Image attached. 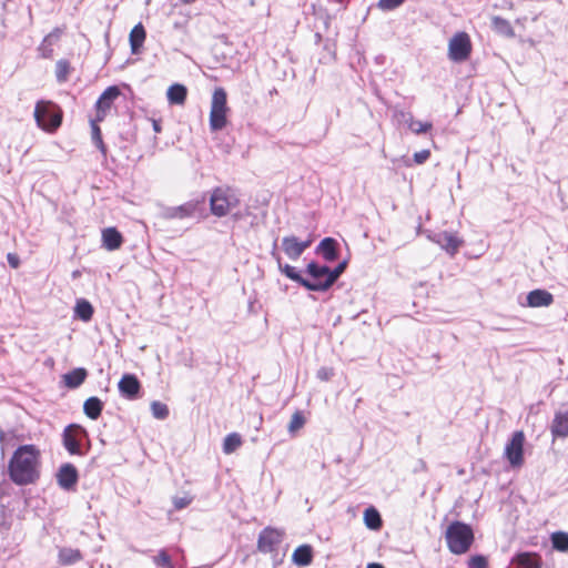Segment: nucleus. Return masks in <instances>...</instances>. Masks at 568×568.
Masks as SVG:
<instances>
[{
  "label": "nucleus",
  "mask_w": 568,
  "mask_h": 568,
  "mask_svg": "<svg viewBox=\"0 0 568 568\" xmlns=\"http://www.w3.org/2000/svg\"><path fill=\"white\" fill-rule=\"evenodd\" d=\"M40 449L33 444L19 446L8 464V475L18 486L34 484L40 478Z\"/></svg>",
  "instance_id": "1"
},
{
  "label": "nucleus",
  "mask_w": 568,
  "mask_h": 568,
  "mask_svg": "<svg viewBox=\"0 0 568 568\" xmlns=\"http://www.w3.org/2000/svg\"><path fill=\"white\" fill-rule=\"evenodd\" d=\"M445 538L449 551L454 555L466 554L475 540L471 526L459 520L448 525Z\"/></svg>",
  "instance_id": "2"
},
{
  "label": "nucleus",
  "mask_w": 568,
  "mask_h": 568,
  "mask_svg": "<svg viewBox=\"0 0 568 568\" xmlns=\"http://www.w3.org/2000/svg\"><path fill=\"white\" fill-rule=\"evenodd\" d=\"M33 116L40 129L53 133L62 123L63 112L52 101L40 100L36 104Z\"/></svg>",
  "instance_id": "3"
},
{
  "label": "nucleus",
  "mask_w": 568,
  "mask_h": 568,
  "mask_svg": "<svg viewBox=\"0 0 568 568\" xmlns=\"http://www.w3.org/2000/svg\"><path fill=\"white\" fill-rule=\"evenodd\" d=\"M62 444L70 455L85 456L90 449L88 432L78 424H70L63 429Z\"/></svg>",
  "instance_id": "4"
},
{
  "label": "nucleus",
  "mask_w": 568,
  "mask_h": 568,
  "mask_svg": "<svg viewBox=\"0 0 568 568\" xmlns=\"http://www.w3.org/2000/svg\"><path fill=\"white\" fill-rule=\"evenodd\" d=\"M240 204V194L236 189L219 186L213 190L210 196V213H227Z\"/></svg>",
  "instance_id": "5"
},
{
  "label": "nucleus",
  "mask_w": 568,
  "mask_h": 568,
  "mask_svg": "<svg viewBox=\"0 0 568 568\" xmlns=\"http://www.w3.org/2000/svg\"><path fill=\"white\" fill-rule=\"evenodd\" d=\"M227 112V94L223 88H216L213 92L210 112V129L212 132L221 131L226 126Z\"/></svg>",
  "instance_id": "6"
},
{
  "label": "nucleus",
  "mask_w": 568,
  "mask_h": 568,
  "mask_svg": "<svg viewBox=\"0 0 568 568\" xmlns=\"http://www.w3.org/2000/svg\"><path fill=\"white\" fill-rule=\"evenodd\" d=\"M305 273L311 277L308 278L307 291L312 292H325L332 286H325L327 277L329 275V267L327 265H321L316 262L307 264Z\"/></svg>",
  "instance_id": "7"
},
{
  "label": "nucleus",
  "mask_w": 568,
  "mask_h": 568,
  "mask_svg": "<svg viewBox=\"0 0 568 568\" xmlns=\"http://www.w3.org/2000/svg\"><path fill=\"white\" fill-rule=\"evenodd\" d=\"M525 434L523 430L513 433L510 440L505 447V457L513 468L521 467L524 464Z\"/></svg>",
  "instance_id": "8"
},
{
  "label": "nucleus",
  "mask_w": 568,
  "mask_h": 568,
  "mask_svg": "<svg viewBox=\"0 0 568 568\" xmlns=\"http://www.w3.org/2000/svg\"><path fill=\"white\" fill-rule=\"evenodd\" d=\"M471 52L470 38L466 32L455 34L448 45V57L454 62L467 60Z\"/></svg>",
  "instance_id": "9"
},
{
  "label": "nucleus",
  "mask_w": 568,
  "mask_h": 568,
  "mask_svg": "<svg viewBox=\"0 0 568 568\" xmlns=\"http://www.w3.org/2000/svg\"><path fill=\"white\" fill-rule=\"evenodd\" d=\"M424 232L432 242L438 244L450 256H454L464 243L456 234L446 231L436 233L426 230Z\"/></svg>",
  "instance_id": "10"
},
{
  "label": "nucleus",
  "mask_w": 568,
  "mask_h": 568,
  "mask_svg": "<svg viewBox=\"0 0 568 568\" xmlns=\"http://www.w3.org/2000/svg\"><path fill=\"white\" fill-rule=\"evenodd\" d=\"M283 534L272 527L264 528L257 539V549L263 554H270L277 549L282 542Z\"/></svg>",
  "instance_id": "11"
},
{
  "label": "nucleus",
  "mask_w": 568,
  "mask_h": 568,
  "mask_svg": "<svg viewBox=\"0 0 568 568\" xmlns=\"http://www.w3.org/2000/svg\"><path fill=\"white\" fill-rule=\"evenodd\" d=\"M121 94L119 87L111 85L106 88L95 102V116L98 121H103L108 111L111 109L114 100Z\"/></svg>",
  "instance_id": "12"
},
{
  "label": "nucleus",
  "mask_w": 568,
  "mask_h": 568,
  "mask_svg": "<svg viewBox=\"0 0 568 568\" xmlns=\"http://www.w3.org/2000/svg\"><path fill=\"white\" fill-rule=\"evenodd\" d=\"M122 397L134 400L141 397V383L134 374H124L118 384Z\"/></svg>",
  "instance_id": "13"
},
{
  "label": "nucleus",
  "mask_w": 568,
  "mask_h": 568,
  "mask_svg": "<svg viewBox=\"0 0 568 568\" xmlns=\"http://www.w3.org/2000/svg\"><path fill=\"white\" fill-rule=\"evenodd\" d=\"M57 481L63 490H74L79 481V473L75 466L70 463L62 464L57 473Z\"/></svg>",
  "instance_id": "14"
},
{
  "label": "nucleus",
  "mask_w": 568,
  "mask_h": 568,
  "mask_svg": "<svg viewBox=\"0 0 568 568\" xmlns=\"http://www.w3.org/2000/svg\"><path fill=\"white\" fill-rule=\"evenodd\" d=\"M283 250L291 260H297L310 247L311 240L298 241L296 236H285L282 241Z\"/></svg>",
  "instance_id": "15"
},
{
  "label": "nucleus",
  "mask_w": 568,
  "mask_h": 568,
  "mask_svg": "<svg viewBox=\"0 0 568 568\" xmlns=\"http://www.w3.org/2000/svg\"><path fill=\"white\" fill-rule=\"evenodd\" d=\"M102 247L106 251H115L121 247L123 243V236L114 226H109L101 232Z\"/></svg>",
  "instance_id": "16"
},
{
  "label": "nucleus",
  "mask_w": 568,
  "mask_h": 568,
  "mask_svg": "<svg viewBox=\"0 0 568 568\" xmlns=\"http://www.w3.org/2000/svg\"><path fill=\"white\" fill-rule=\"evenodd\" d=\"M526 300L529 307H547L554 303V295L546 290L536 288L527 294Z\"/></svg>",
  "instance_id": "17"
},
{
  "label": "nucleus",
  "mask_w": 568,
  "mask_h": 568,
  "mask_svg": "<svg viewBox=\"0 0 568 568\" xmlns=\"http://www.w3.org/2000/svg\"><path fill=\"white\" fill-rule=\"evenodd\" d=\"M315 251L327 262H334L339 257L338 242L333 237H324Z\"/></svg>",
  "instance_id": "18"
},
{
  "label": "nucleus",
  "mask_w": 568,
  "mask_h": 568,
  "mask_svg": "<svg viewBox=\"0 0 568 568\" xmlns=\"http://www.w3.org/2000/svg\"><path fill=\"white\" fill-rule=\"evenodd\" d=\"M550 432L554 438L568 437V409L555 414Z\"/></svg>",
  "instance_id": "19"
},
{
  "label": "nucleus",
  "mask_w": 568,
  "mask_h": 568,
  "mask_svg": "<svg viewBox=\"0 0 568 568\" xmlns=\"http://www.w3.org/2000/svg\"><path fill=\"white\" fill-rule=\"evenodd\" d=\"M146 38V31L141 22L135 24L129 36L131 52L139 54Z\"/></svg>",
  "instance_id": "20"
},
{
  "label": "nucleus",
  "mask_w": 568,
  "mask_h": 568,
  "mask_svg": "<svg viewBox=\"0 0 568 568\" xmlns=\"http://www.w3.org/2000/svg\"><path fill=\"white\" fill-rule=\"evenodd\" d=\"M292 561L298 567L310 566L313 561L312 546L307 544L298 546L292 555Z\"/></svg>",
  "instance_id": "21"
},
{
  "label": "nucleus",
  "mask_w": 568,
  "mask_h": 568,
  "mask_svg": "<svg viewBox=\"0 0 568 568\" xmlns=\"http://www.w3.org/2000/svg\"><path fill=\"white\" fill-rule=\"evenodd\" d=\"M273 255L277 260L278 270L281 271V273H283L290 280L298 283L304 288L310 286L308 285V278L303 277L302 274L296 270V267H294V266H292L290 264H284L283 265L281 257L278 255H275V253H273Z\"/></svg>",
  "instance_id": "22"
},
{
  "label": "nucleus",
  "mask_w": 568,
  "mask_h": 568,
  "mask_svg": "<svg viewBox=\"0 0 568 568\" xmlns=\"http://www.w3.org/2000/svg\"><path fill=\"white\" fill-rule=\"evenodd\" d=\"M511 562L516 568H541L540 557L531 552L518 554Z\"/></svg>",
  "instance_id": "23"
},
{
  "label": "nucleus",
  "mask_w": 568,
  "mask_h": 568,
  "mask_svg": "<svg viewBox=\"0 0 568 568\" xmlns=\"http://www.w3.org/2000/svg\"><path fill=\"white\" fill-rule=\"evenodd\" d=\"M88 372L85 368L78 367L63 375L64 385L68 388H78L87 378Z\"/></svg>",
  "instance_id": "24"
},
{
  "label": "nucleus",
  "mask_w": 568,
  "mask_h": 568,
  "mask_svg": "<svg viewBox=\"0 0 568 568\" xmlns=\"http://www.w3.org/2000/svg\"><path fill=\"white\" fill-rule=\"evenodd\" d=\"M83 556L79 549L61 547L58 552V561L62 566H70L82 560Z\"/></svg>",
  "instance_id": "25"
},
{
  "label": "nucleus",
  "mask_w": 568,
  "mask_h": 568,
  "mask_svg": "<svg viewBox=\"0 0 568 568\" xmlns=\"http://www.w3.org/2000/svg\"><path fill=\"white\" fill-rule=\"evenodd\" d=\"M60 30L54 29L52 32H50L48 36L44 37L41 44L38 48V51L40 52V55L44 59H50L53 54V44L58 41L60 38Z\"/></svg>",
  "instance_id": "26"
},
{
  "label": "nucleus",
  "mask_w": 568,
  "mask_h": 568,
  "mask_svg": "<svg viewBox=\"0 0 568 568\" xmlns=\"http://www.w3.org/2000/svg\"><path fill=\"white\" fill-rule=\"evenodd\" d=\"M166 97L170 104L181 105L186 100L187 89L183 84L174 83L169 87Z\"/></svg>",
  "instance_id": "27"
},
{
  "label": "nucleus",
  "mask_w": 568,
  "mask_h": 568,
  "mask_svg": "<svg viewBox=\"0 0 568 568\" xmlns=\"http://www.w3.org/2000/svg\"><path fill=\"white\" fill-rule=\"evenodd\" d=\"M399 115L408 124L410 131L414 132L415 134L427 133L433 128V124L430 122H422L414 120L413 114L409 112L400 111Z\"/></svg>",
  "instance_id": "28"
},
{
  "label": "nucleus",
  "mask_w": 568,
  "mask_h": 568,
  "mask_svg": "<svg viewBox=\"0 0 568 568\" xmlns=\"http://www.w3.org/2000/svg\"><path fill=\"white\" fill-rule=\"evenodd\" d=\"M94 308L92 304L85 298H78L74 306V318H79L82 322H89L92 320Z\"/></svg>",
  "instance_id": "29"
},
{
  "label": "nucleus",
  "mask_w": 568,
  "mask_h": 568,
  "mask_svg": "<svg viewBox=\"0 0 568 568\" xmlns=\"http://www.w3.org/2000/svg\"><path fill=\"white\" fill-rule=\"evenodd\" d=\"M206 209V199L204 195L199 199L189 201L175 209L174 213H203Z\"/></svg>",
  "instance_id": "30"
},
{
  "label": "nucleus",
  "mask_w": 568,
  "mask_h": 568,
  "mask_svg": "<svg viewBox=\"0 0 568 568\" xmlns=\"http://www.w3.org/2000/svg\"><path fill=\"white\" fill-rule=\"evenodd\" d=\"M103 402L97 397H89L83 404V412L90 419H98L103 409Z\"/></svg>",
  "instance_id": "31"
},
{
  "label": "nucleus",
  "mask_w": 568,
  "mask_h": 568,
  "mask_svg": "<svg viewBox=\"0 0 568 568\" xmlns=\"http://www.w3.org/2000/svg\"><path fill=\"white\" fill-rule=\"evenodd\" d=\"M364 523L367 528L378 530L383 525L379 511L373 506L366 508L364 511Z\"/></svg>",
  "instance_id": "32"
},
{
  "label": "nucleus",
  "mask_w": 568,
  "mask_h": 568,
  "mask_svg": "<svg viewBox=\"0 0 568 568\" xmlns=\"http://www.w3.org/2000/svg\"><path fill=\"white\" fill-rule=\"evenodd\" d=\"M242 437L239 433H230L223 440V453L230 455L234 453L242 445Z\"/></svg>",
  "instance_id": "33"
},
{
  "label": "nucleus",
  "mask_w": 568,
  "mask_h": 568,
  "mask_svg": "<svg viewBox=\"0 0 568 568\" xmlns=\"http://www.w3.org/2000/svg\"><path fill=\"white\" fill-rule=\"evenodd\" d=\"M493 28L496 32L499 34L506 36V37H514L515 32L510 24V22L501 17H494L493 18Z\"/></svg>",
  "instance_id": "34"
},
{
  "label": "nucleus",
  "mask_w": 568,
  "mask_h": 568,
  "mask_svg": "<svg viewBox=\"0 0 568 568\" xmlns=\"http://www.w3.org/2000/svg\"><path fill=\"white\" fill-rule=\"evenodd\" d=\"M71 71L70 62L61 59L55 63V78L59 83L68 81Z\"/></svg>",
  "instance_id": "35"
},
{
  "label": "nucleus",
  "mask_w": 568,
  "mask_h": 568,
  "mask_svg": "<svg viewBox=\"0 0 568 568\" xmlns=\"http://www.w3.org/2000/svg\"><path fill=\"white\" fill-rule=\"evenodd\" d=\"M552 547L559 551H568V532L557 531L551 535Z\"/></svg>",
  "instance_id": "36"
},
{
  "label": "nucleus",
  "mask_w": 568,
  "mask_h": 568,
  "mask_svg": "<svg viewBox=\"0 0 568 568\" xmlns=\"http://www.w3.org/2000/svg\"><path fill=\"white\" fill-rule=\"evenodd\" d=\"M347 266V261L339 262L334 268L329 267V275L325 283V286H333L336 281L341 277Z\"/></svg>",
  "instance_id": "37"
},
{
  "label": "nucleus",
  "mask_w": 568,
  "mask_h": 568,
  "mask_svg": "<svg viewBox=\"0 0 568 568\" xmlns=\"http://www.w3.org/2000/svg\"><path fill=\"white\" fill-rule=\"evenodd\" d=\"M306 423V418L304 417L303 413L301 410H296L288 424V433L291 435H295V433L301 429Z\"/></svg>",
  "instance_id": "38"
},
{
  "label": "nucleus",
  "mask_w": 568,
  "mask_h": 568,
  "mask_svg": "<svg viewBox=\"0 0 568 568\" xmlns=\"http://www.w3.org/2000/svg\"><path fill=\"white\" fill-rule=\"evenodd\" d=\"M153 562L159 568H174L172 558L165 549H161L159 554L153 557Z\"/></svg>",
  "instance_id": "39"
},
{
  "label": "nucleus",
  "mask_w": 568,
  "mask_h": 568,
  "mask_svg": "<svg viewBox=\"0 0 568 568\" xmlns=\"http://www.w3.org/2000/svg\"><path fill=\"white\" fill-rule=\"evenodd\" d=\"M151 412L153 417L156 419L163 420L169 416L168 406L159 400H153L151 403Z\"/></svg>",
  "instance_id": "40"
},
{
  "label": "nucleus",
  "mask_w": 568,
  "mask_h": 568,
  "mask_svg": "<svg viewBox=\"0 0 568 568\" xmlns=\"http://www.w3.org/2000/svg\"><path fill=\"white\" fill-rule=\"evenodd\" d=\"M467 568H488L487 557L484 555H474L467 561Z\"/></svg>",
  "instance_id": "41"
},
{
  "label": "nucleus",
  "mask_w": 568,
  "mask_h": 568,
  "mask_svg": "<svg viewBox=\"0 0 568 568\" xmlns=\"http://www.w3.org/2000/svg\"><path fill=\"white\" fill-rule=\"evenodd\" d=\"M406 0H378L377 8L382 11H393L399 8Z\"/></svg>",
  "instance_id": "42"
},
{
  "label": "nucleus",
  "mask_w": 568,
  "mask_h": 568,
  "mask_svg": "<svg viewBox=\"0 0 568 568\" xmlns=\"http://www.w3.org/2000/svg\"><path fill=\"white\" fill-rule=\"evenodd\" d=\"M99 122L100 121H98L97 118L91 120V131H92V142L93 143H101V140H102L101 129L98 125Z\"/></svg>",
  "instance_id": "43"
},
{
  "label": "nucleus",
  "mask_w": 568,
  "mask_h": 568,
  "mask_svg": "<svg viewBox=\"0 0 568 568\" xmlns=\"http://www.w3.org/2000/svg\"><path fill=\"white\" fill-rule=\"evenodd\" d=\"M192 503L191 497H174L173 498V505L176 510H181L186 508Z\"/></svg>",
  "instance_id": "44"
},
{
  "label": "nucleus",
  "mask_w": 568,
  "mask_h": 568,
  "mask_svg": "<svg viewBox=\"0 0 568 568\" xmlns=\"http://www.w3.org/2000/svg\"><path fill=\"white\" fill-rule=\"evenodd\" d=\"M430 156L429 150H422L419 152L414 153V162L417 164L425 163Z\"/></svg>",
  "instance_id": "45"
},
{
  "label": "nucleus",
  "mask_w": 568,
  "mask_h": 568,
  "mask_svg": "<svg viewBox=\"0 0 568 568\" xmlns=\"http://www.w3.org/2000/svg\"><path fill=\"white\" fill-rule=\"evenodd\" d=\"M317 378L321 381H328L333 376V371L326 367H321L316 373Z\"/></svg>",
  "instance_id": "46"
},
{
  "label": "nucleus",
  "mask_w": 568,
  "mask_h": 568,
  "mask_svg": "<svg viewBox=\"0 0 568 568\" xmlns=\"http://www.w3.org/2000/svg\"><path fill=\"white\" fill-rule=\"evenodd\" d=\"M7 261L9 263V265L12 267V268H18L19 265H20V260L18 257V255L13 254V253H9L7 255Z\"/></svg>",
  "instance_id": "47"
},
{
  "label": "nucleus",
  "mask_w": 568,
  "mask_h": 568,
  "mask_svg": "<svg viewBox=\"0 0 568 568\" xmlns=\"http://www.w3.org/2000/svg\"><path fill=\"white\" fill-rule=\"evenodd\" d=\"M121 136L128 143H133L135 141V131L133 129H129L125 134L121 133Z\"/></svg>",
  "instance_id": "48"
},
{
  "label": "nucleus",
  "mask_w": 568,
  "mask_h": 568,
  "mask_svg": "<svg viewBox=\"0 0 568 568\" xmlns=\"http://www.w3.org/2000/svg\"><path fill=\"white\" fill-rule=\"evenodd\" d=\"M152 126L155 133H160L162 131L161 120L152 119Z\"/></svg>",
  "instance_id": "49"
},
{
  "label": "nucleus",
  "mask_w": 568,
  "mask_h": 568,
  "mask_svg": "<svg viewBox=\"0 0 568 568\" xmlns=\"http://www.w3.org/2000/svg\"><path fill=\"white\" fill-rule=\"evenodd\" d=\"M102 153L103 156L106 155V145L104 144L103 140H101V143H93Z\"/></svg>",
  "instance_id": "50"
},
{
  "label": "nucleus",
  "mask_w": 568,
  "mask_h": 568,
  "mask_svg": "<svg viewBox=\"0 0 568 568\" xmlns=\"http://www.w3.org/2000/svg\"><path fill=\"white\" fill-rule=\"evenodd\" d=\"M102 153L103 156L106 155V145L104 144L103 140H101V143H93Z\"/></svg>",
  "instance_id": "51"
},
{
  "label": "nucleus",
  "mask_w": 568,
  "mask_h": 568,
  "mask_svg": "<svg viewBox=\"0 0 568 568\" xmlns=\"http://www.w3.org/2000/svg\"><path fill=\"white\" fill-rule=\"evenodd\" d=\"M366 568H384V566L377 562H371Z\"/></svg>",
  "instance_id": "52"
},
{
  "label": "nucleus",
  "mask_w": 568,
  "mask_h": 568,
  "mask_svg": "<svg viewBox=\"0 0 568 568\" xmlns=\"http://www.w3.org/2000/svg\"><path fill=\"white\" fill-rule=\"evenodd\" d=\"M81 276V272L79 270H75L72 272V278L75 280Z\"/></svg>",
  "instance_id": "53"
},
{
  "label": "nucleus",
  "mask_w": 568,
  "mask_h": 568,
  "mask_svg": "<svg viewBox=\"0 0 568 568\" xmlns=\"http://www.w3.org/2000/svg\"><path fill=\"white\" fill-rule=\"evenodd\" d=\"M6 433L0 428V443L3 445Z\"/></svg>",
  "instance_id": "54"
},
{
  "label": "nucleus",
  "mask_w": 568,
  "mask_h": 568,
  "mask_svg": "<svg viewBox=\"0 0 568 568\" xmlns=\"http://www.w3.org/2000/svg\"><path fill=\"white\" fill-rule=\"evenodd\" d=\"M403 161H404L405 165H407V166L410 165V160L409 159L403 158Z\"/></svg>",
  "instance_id": "55"
},
{
  "label": "nucleus",
  "mask_w": 568,
  "mask_h": 568,
  "mask_svg": "<svg viewBox=\"0 0 568 568\" xmlns=\"http://www.w3.org/2000/svg\"><path fill=\"white\" fill-rule=\"evenodd\" d=\"M420 229H422V223L419 222L418 226H417L418 232H420Z\"/></svg>",
  "instance_id": "56"
}]
</instances>
